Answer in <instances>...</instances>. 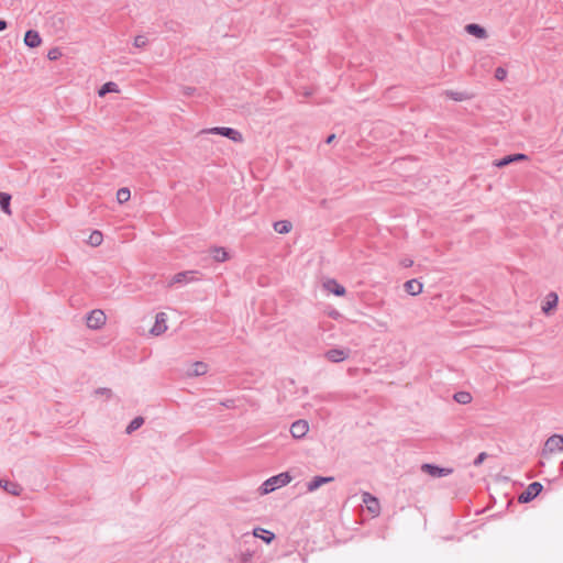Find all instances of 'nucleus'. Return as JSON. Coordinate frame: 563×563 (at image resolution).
Returning <instances> with one entry per match:
<instances>
[{
    "instance_id": "f257e3e1",
    "label": "nucleus",
    "mask_w": 563,
    "mask_h": 563,
    "mask_svg": "<svg viewBox=\"0 0 563 563\" xmlns=\"http://www.w3.org/2000/svg\"><path fill=\"white\" fill-rule=\"evenodd\" d=\"M291 481V476L287 473H279L278 475L272 476L266 479L260 487L261 495H267L274 490L286 486Z\"/></svg>"
},
{
    "instance_id": "f03ea898",
    "label": "nucleus",
    "mask_w": 563,
    "mask_h": 563,
    "mask_svg": "<svg viewBox=\"0 0 563 563\" xmlns=\"http://www.w3.org/2000/svg\"><path fill=\"white\" fill-rule=\"evenodd\" d=\"M201 133L218 134V135L228 137L229 140L233 141L235 143L243 142L242 133L233 128L216 126V128L202 130Z\"/></svg>"
},
{
    "instance_id": "7ed1b4c3",
    "label": "nucleus",
    "mask_w": 563,
    "mask_h": 563,
    "mask_svg": "<svg viewBox=\"0 0 563 563\" xmlns=\"http://www.w3.org/2000/svg\"><path fill=\"white\" fill-rule=\"evenodd\" d=\"M543 489V486L539 482H533L518 496L520 504H527L532 501Z\"/></svg>"
},
{
    "instance_id": "20e7f679",
    "label": "nucleus",
    "mask_w": 563,
    "mask_h": 563,
    "mask_svg": "<svg viewBox=\"0 0 563 563\" xmlns=\"http://www.w3.org/2000/svg\"><path fill=\"white\" fill-rule=\"evenodd\" d=\"M107 317L102 310L95 309L87 317V327L93 330L100 329L106 323Z\"/></svg>"
},
{
    "instance_id": "39448f33",
    "label": "nucleus",
    "mask_w": 563,
    "mask_h": 563,
    "mask_svg": "<svg viewBox=\"0 0 563 563\" xmlns=\"http://www.w3.org/2000/svg\"><path fill=\"white\" fill-rule=\"evenodd\" d=\"M198 274L197 271H186L175 274L172 279L168 283V287H173L176 284H188L194 280H197L198 278L196 275Z\"/></svg>"
},
{
    "instance_id": "423d86ee",
    "label": "nucleus",
    "mask_w": 563,
    "mask_h": 563,
    "mask_svg": "<svg viewBox=\"0 0 563 563\" xmlns=\"http://www.w3.org/2000/svg\"><path fill=\"white\" fill-rule=\"evenodd\" d=\"M545 453L563 452V435L553 434L544 443Z\"/></svg>"
},
{
    "instance_id": "0eeeda50",
    "label": "nucleus",
    "mask_w": 563,
    "mask_h": 563,
    "mask_svg": "<svg viewBox=\"0 0 563 563\" xmlns=\"http://www.w3.org/2000/svg\"><path fill=\"white\" fill-rule=\"evenodd\" d=\"M309 431V423L307 420H297L290 426V433L295 439H302Z\"/></svg>"
},
{
    "instance_id": "6e6552de",
    "label": "nucleus",
    "mask_w": 563,
    "mask_h": 563,
    "mask_svg": "<svg viewBox=\"0 0 563 563\" xmlns=\"http://www.w3.org/2000/svg\"><path fill=\"white\" fill-rule=\"evenodd\" d=\"M167 330V314L165 312H158L155 317V323L151 329V334L158 336Z\"/></svg>"
},
{
    "instance_id": "1a4fd4ad",
    "label": "nucleus",
    "mask_w": 563,
    "mask_h": 563,
    "mask_svg": "<svg viewBox=\"0 0 563 563\" xmlns=\"http://www.w3.org/2000/svg\"><path fill=\"white\" fill-rule=\"evenodd\" d=\"M362 501L366 505V508L369 514H372L373 516H377L379 514L380 506L378 499L375 496L367 492H364L362 494Z\"/></svg>"
},
{
    "instance_id": "9d476101",
    "label": "nucleus",
    "mask_w": 563,
    "mask_h": 563,
    "mask_svg": "<svg viewBox=\"0 0 563 563\" xmlns=\"http://www.w3.org/2000/svg\"><path fill=\"white\" fill-rule=\"evenodd\" d=\"M421 470L429 474L430 476L432 477H442V476H446L449 474H451L453 472L452 468H444V467H439L437 465H433V464H423L421 466Z\"/></svg>"
},
{
    "instance_id": "9b49d317",
    "label": "nucleus",
    "mask_w": 563,
    "mask_h": 563,
    "mask_svg": "<svg viewBox=\"0 0 563 563\" xmlns=\"http://www.w3.org/2000/svg\"><path fill=\"white\" fill-rule=\"evenodd\" d=\"M464 30L467 34L478 38V40H485L488 37V33L486 29L477 23H470L466 24Z\"/></svg>"
},
{
    "instance_id": "f8f14e48",
    "label": "nucleus",
    "mask_w": 563,
    "mask_h": 563,
    "mask_svg": "<svg viewBox=\"0 0 563 563\" xmlns=\"http://www.w3.org/2000/svg\"><path fill=\"white\" fill-rule=\"evenodd\" d=\"M350 351L343 349H331L327 351L325 357L332 363H339L349 357Z\"/></svg>"
},
{
    "instance_id": "ddd939ff",
    "label": "nucleus",
    "mask_w": 563,
    "mask_h": 563,
    "mask_svg": "<svg viewBox=\"0 0 563 563\" xmlns=\"http://www.w3.org/2000/svg\"><path fill=\"white\" fill-rule=\"evenodd\" d=\"M42 43L40 33L35 30H29L24 35V44L30 48L38 47Z\"/></svg>"
},
{
    "instance_id": "4468645a",
    "label": "nucleus",
    "mask_w": 563,
    "mask_h": 563,
    "mask_svg": "<svg viewBox=\"0 0 563 563\" xmlns=\"http://www.w3.org/2000/svg\"><path fill=\"white\" fill-rule=\"evenodd\" d=\"M207 372H208V365L205 362L197 361L188 369L187 376H189V377L202 376Z\"/></svg>"
},
{
    "instance_id": "2eb2a0df",
    "label": "nucleus",
    "mask_w": 563,
    "mask_h": 563,
    "mask_svg": "<svg viewBox=\"0 0 563 563\" xmlns=\"http://www.w3.org/2000/svg\"><path fill=\"white\" fill-rule=\"evenodd\" d=\"M404 288L409 295L417 296L422 292L423 286L419 280L410 279L405 283Z\"/></svg>"
},
{
    "instance_id": "dca6fc26",
    "label": "nucleus",
    "mask_w": 563,
    "mask_h": 563,
    "mask_svg": "<svg viewBox=\"0 0 563 563\" xmlns=\"http://www.w3.org/2000/svg\"><path fill=\"white\" fill-rule=\"evenodd\" d=\"M333 481V477H323L316 476L310 482L307 483V490L312 493L321 487L323 484L330 483Z\"/></svg>"
},
{
    "instance_id": "f3484780",
    "label": "nucleus",
    "mask_w": 563,
    "mask_h": 563,
    "mask_svg": "<svg viewBox=\"0 0 563 563\" xmlns=\"http://www.w3.org/2000/svg\"><path fill=\"white\" fill-rule=\"evenodd\" d=\"M323 285L329 292H332L335 296L345 295V288L342 285H340L335 279H329Z\"/></svg>"
},
{
    "instance_id": "a211bd4d",
    "label": "nucleus",
    "mask_w": 563,
    "mask_h": 563,
    "mask_svg": "<svg viewBox=\"0 0 563 563\" xmlns=\"http://www.w3.org/2000/svg\"><path fill=\"white\" fill-rule=\"evenodd\" d=\"M559 297L555 292H550L547 296V302L542 306V311L544 313H550L551 310H553L558 306Z\"/></svg>"
},
{
    "instance_id": "6ab92c4d",
    "label": "nucleus",
    "mask_w": 563,
    "mask_h": 563,
    "mask_svg": "<svg viewBox=\"0 0 563 563\" xmlns=\"http://www.w3.org/2000/svg\"><path fill=\"white\" fill-rule=\"evenodd\" d=\"M253 534L256 538H261L266 543H271L275 539V534L273 532L262 528L254 529Z\"/></svg>"
},
{
    "instance_id": "aec40b11",
    "label": "nucleus",
    "mask_w": 563,
    "mask_h": 563,
    "mask_svg": "<svg viewBox=\"0 0 563 563\" xmlns=\"http://www.w3.org/2000/svg\"><path fill=\"white\" fill-rule=\"evenodd\" d=\"M273 227H274V230L279 234H286V233L290 232V230L292 228L291 223L287 220L276 221Z\"/></svg>"
},
{
    "instance_id": "412c9836",
    "label": "nucleus",
    "mask_w": 563,
    "mask_h": 563,
    "mask_svg": "<svg viewBox=\"0 0 563 563\" xmlns=\"http://www.w3.org/2000/svg\"><path fill=\"white\" fill-rule=\"evenodd\" d=\"M211 254L213 260L219 263L225 262L229 258V254L223 247H213Z\"/></svg>"
},
{
    "instance_id": "4be33fe9",
    "label": "nucleus",
    "mask_w": 563,
    "mask_h": 563,
    "mask_svg": "<svg viewBox=\"0 0 563 563\" xmlns=\"http://www.w3.org/2000/svg\"><path fill=\"white\" fill-rule=\"evenodd\" d=\"M0 486L3 487L9 494L18 496L21 492V488L18 484L7 482V481H0Z\"/></svg>"
},
{
    "instance_id": "5701e85b",
    "label": "nucleus",
    "mask_w": 563,
    "mask_h": 563,
    "mask_svg": "<svg viewBox=\"0 0 563 563\" xmlns=\"http://www.w3.org/2000/svg\"><path fill=\"white\" fill-rule=\"evenodd\" d=\"M10 201L11 196L9 194L0 192V207L2 211L7 214H11Z\"/></svg>"
},
{
    "instance_id": "b1692460",
    "label": "nucleus",
    "mask_w": 563,
    "mask_h": 563,
    "mask_svg": "<svg viewBox=\"0 0 563 563\" xmlns=\"http://www.w3.org/2000/svg\"><path fill=\"white\" fill-rule=\"evenodd\" d=\"M144 423V419L142 417H135L126 427L125 433L132 434L134 431L140 429Z\"/></svg>"
},
{
    "instance_id": "393cba45",
    "label": "nucleus",
    "mask_w": 563,
    "mask_h": 563,
    "mask_svg": "<svg viewBox=\"0 0 563 563\" xmlns=\"http://www.w3.org/2000/svg\"><path fill=\"white\" fill-rule=\"evenodd\" d=\"M515 162H516V161H515L514 154H510V155H506V156H504V157H503V158H500V159H495V161L493 162V165H494L495 167H499V168H501V167H506V166H508V165H510V164H512V163H515Z\"/></svg>"
},
{
    "instance_id": "a878e982",
    "label": "nucleus",
    "mask_w": 563,
    "mask_h": 563,
    "mask_svg": "<svg viewBox=\"0 0 563 563\" xmlns=\"http://www.w3.org/2000/svg\"><path fill=\"white\" fill-rule=\"evenodd\" d=\"M103 241L102 233L100 231H93L88 239V243L91 246H99Z\"/></svg>"
},
{
    "instance_id": "bb28decb",
    "label": "nucleus",
    "mask_w": 563,
    "mask_h": 563,
    "mask_svg": "<svg viewBox=\"0 0 563 563\" xmlns=\"http://www.w3.org/2000/svg\"><path fill=\"white\" fill-rule=\"evenodd\" d=\"M119 89H118V85L115 82H112V81H109V82H106L101 89L99 90V96H104L106 93H109V92H118Z\"/></svg>"
},
{
    "instance_id": "cd10ccee",
    "label": "nucleus",
    "mask_w": 563,
    "mask_h": 563,
    "mask_svg": "<svg viewBox=\"0 0 563 563\" xmlns=\"http://www.w3.org/2000/svg\"><path fill=\"white\" fill-rule=\"evenodd\" d=\"M130 197H131V192L128 188H120L118 191H117V200L119 203H124L126 201L130 200Z\"/></svg>"
},
{
    "instance_id": "c85d7f7f",
    "label": "nucleus",
    "mask_w": 563,
    "mask_h": 563,
    "mask_svg": "<svg viewBox=\"0 0 563 563\" xmlns=\"http://www.w3.org/2000/svg\"><path fill=\"white\" fill-rule=\"evenodd\" d=\"M147 44V38L145 35H137L134 37L133 45L137 48H142Z\"/></svg>"
},
{
    "instance_id": "c756f323",
    "label": "nucleus",
    "mask_w": 563,
    "mask_h": 563,
    "mask_svg": "<svg viewBox=\"0 0 563 563\" xmlns=\"http://www.w3.org/2000/svg\"><path fill=\"white\" fill-rule=\"evenodd\" d=\"M62 56V52L58 47H53L47 53V58L49 60H57Z\"/></svg>"
},
{
    "instance_id": "7c9ffc66",
    "label": "nucleus",
    "mask_w": 563,
    "mask_h": 563,
    "mask_svg": "<svg viewBox=\"0 0 563 563\" xmlns=\"http://www.w3.org/2000/svg\"><path fill=\"white\" fill-rule=\"evenodd\" d=\"M494 76L497 80L503 81L507 77V70L504 67H497Z\"/></svg>"
},
{
    "instance_id": "2f4dec72",
    "label": "nucleus",
    "mask_w": 563,
    "mask_h": 563,
    "mask_svg": "<svg viewBox=\"0 0 563 563\" xmlns=\"http://www.w3.org/2000/svg\"><path fill=\"white\" fill-rule=\"evenodd\" d=\"M473 397L468 391L460 390V405H466L472 401Z\"/></svg>"
},
{
    "instance_id": "473e14b6",
    "label": "nucleus",
    "mask_w": 563,
    "mask_h": 563,
    "mask_svg": "<svg viewBox=\"0 0 563 563\" xmlns=\"http://www.w3.org/2000/svg\"><path fill=\"white\" fill-rule=\"evenodd\" d=\"M486 457H487V454L485 452L479 453L476 456V459L473 461V465H475V466L481 465Z\"/></svg>"
},
{
    "instance_id": "72a5a7b5",
    "label": "nucleus",
    "mask_w": 563,
    "mask_h": 563,
    "mask_svg": "<svg viewBox=\"0 0 563 563\" xmlns=\"http://www.w3.org/2000/svg\"><path fill=\"white\" fill-rule=\"evenodd\" d=\"M235 401L233 399H227L221 401V405L225 408H234Z\"/></svg>"
},
{
    "instance_id": "f704fd0d",
    "label": "nucleus",
    "mask_w": 563,
    "mask_h": 563,
    "mask_svg": "<svg viewBox=\"0 0 563 563\" xmlns=\"http://www.w3.org/2000/svg\"><path fill=\"white\" fill-rule=\"evenodd\" d=\"M514 157H515L516 162L528 159V156L526 154H522V153H516V154H514Z\"/></svg>"
},
{
    "instance_id": "c9c22d12",
    "label": "nucleus",
    "mask_w": 563,
    "mask_h": 563,
    "mask_svg": "<svg viewBox=\"0 0 563 563\" xmlns=\"http://www.w3.org/2000/svg\"><path fill=\"white\" fill-rule=\"evenodd\" d=\"M96 393L100 395H107L108 397L111 395V390L107 388H99L96 390Z\"/></svg>"
},
{
    "instance_id": "e433bc0d",
    "label": "nucleus",
    "mask_w": 563,
    "mask_h": 563,
    "mask_svg": "<svg viewBox=\"0 0 563 563\" xmlns=\"http://www.w3.org/2000/svg\"><path fill=\"white\" fill-rule=\"evenodd\" d=\"M470 98H471V96L460 92V97H459L460 102L465 101Z\"/></svg>"
},
{
    "instance_id": "4c0bfd02",
    "label": "nucleus",
    "mask_w": 563,
    "mask_h": 563,
    "mask_svg": "<svg viewBox=\"0 0 563 563\" xmlns=\"http://www.w3.org/2000/svg\"><path fill=\"white\" fill-rule=\"evenodd\" d=\"M8 26L7 22L4 20H0V32L5 30Z\"/></svg>"
},
{
    "instance_id": "58836bf2",
    "label": "nucleus",
    "mask_w": 563,
    "mask_h": 563,
    "mask_svg": "<svg viewBox=\"0 0 563 563\" xmlns=\"http://www.w3.org/2000/svg\"><path fill=\"white\" fill-rule=\"evenodd\" d=\"M334 139H335V134H331V135H329V136L327 137L325 143H327V144H330V143H332V142H333V140H334Z\"/></svg>"
},
{
    "instance_id": "ea45409f",
    "label": "nucleus",
    "mask_w": 563,
    "mask_h": 563,
    "mask_svg": "<svg viewBox=\"0 0 563 563\" xmlns=\"http://www.w3.org/2000/svg\"><path fill=\"white\" fill-rule=\"evenodd\" d=\"M448 95L450 96L451 99L457 100V92L451 91V92H448Z\"/></svg>"
},
{
    "instance_id": "a19ab883",
    "label": "nucleus",
    "mask_w": 563,
    "mask_h": 563,
    "mask_svg": "<svg viewBox=\"0 0 563 563\" xmlns=\"http://www.w3.org/2000/svg\"><path fill=\"white\" fill-rule=\"evenodd\" d=\"M194 91V88H186L185 95L190 96Z\"/></svg>"
},
{
    "instance_id": "79ce46f5",
    "label": "nucleus",
    "mask_w": 563,
    "mask_h": 563,
    "mask_svg": "<svg viewBox=\"0 0 563 563\" xmlns=\"http://www.w3.org/2000/svg\"><path fill=\"white\" fill-rule=\"evenodd\" d=\"M56 19H57L56 24H63V19L60 16H58Z\"/></svg>"
},
{
    "instance_id": "37998d69",
    "label": "nucleus",
    "mask_w": 563,
    "mask_h": 563,
    "mask_svg": "<svg viewBox=\"0 0 563 563\" xmlns=\"http://www.w3.org/2000/svg\"><path fill=\"white\" fill-rule=\"evenodd\" d=\"M56 19H57L56 24H63V19L60 16H58Z\"/></svg>"
},
{
    "instance_id": "c03bdc74",
    "label": "nucleus",
    "mask_w": 563,
    "mask_h": 563,
    "mask_svg": "<svg viewBox=\"0 0 563 563\" xmlns=\"http://www.w3.org/2000/svg\"><path fill=\"white\" fill-rule=\"evenodd\" d=\"M454 401H457V391L452 395Z\"/></svg>"
},
{
    "instance_id": "a18cd8bd",
    "label": "nucleus",
    "mask_w": 563,
    "mask_h": 563,
    "mask_svg": "<svg viewBox=\"0 0 563 563\" xmlns=\"http://www.w3.org/2000/svg\"><path fill=\"white\" fill-rule=\"evenodd\" d=\"M411 262L408 263V261H405V266H410Z\"/></svg>"
},
{
    "instance_id": "49530a36",
    "label": "nucleus",
    "mask_w": 563,
    "mask_h": 563,
    "mask_svg": "<svg viewBox=\"0 0 563 563\" xmlns=\"http://www.w3.org/2000/svg\"><path fill=\"white\" fill-rule=\"evenodd\" d=\"M411 262L408 263V261H405V266H410Z\"/></svg>"
},
{
    "instance_id": "de8ad7c7",
    "label": "nucleus",
    "mask_w": 563,
    "mask_h": 563,
    "mask_svg": "<svg viewBox=\"0 0 563 563\" xmlns=\"http://www.w3.org/2000/svg\"><path fill=\"white\" fill-rule=\"evenodd\" d=\"M481 511H482V510L476 509V510H475V514H476V515H478V514H481Z\"/></svg>"
}]
</instances>
